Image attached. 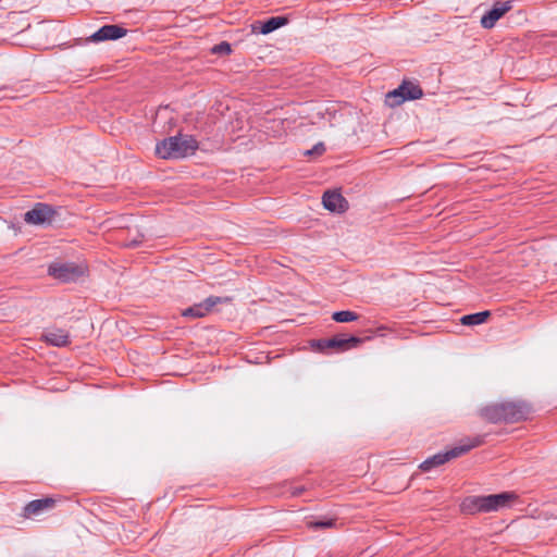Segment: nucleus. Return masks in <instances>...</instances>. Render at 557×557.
<instances>
[{
    "instance_id": "nucleus-11",
    "label": "nucleus",
    "mask_w": 557,
    "mask_h": 557,
    "mask_svg": "<svg viewBox=\"0 0 557 557\" xmlns=\"http://www.w3.org/2000/svg\"><path fill=\"white\" fill-rule=\"evenodd\" d=\"M41 338L51 346L65 347L70 345V334L65 330L51 327L48 329Z\"/></svg>"
},
{
    "instance_id": "nucleus-7",
    "label": "nucleus",
    "mask_w": 557,
    "mask_h": 557,
    "mask_svg": "<svg viewBox=\"0 0 557 557\" xmlns=\"http://www.w3.org/2000/svg\"><path fill=\"white\" fill-rule=\"evenodd\" d=\"M230 300L231 298L228 297L210 296L203 301L183 310L182 315L185 318H203L212 312L216 305L227 302Z\"/></svg>"
},
{
    "instance_id": "nucleus-10",
    "label": "nucleus",
    "mask_w": 557,
    "mask_h": 557,
    "mask_svg": "<svg viewBox=\"0 0 557 557\" xmlns=\"http://www.w3.org/2000/svg\"><path fill=\"white\" fill-rule=\"evenodd\" d=\"M127 30L119 25H104L90 36V40L100 42L104 40H115L125 36Z\"/></svg>"
},
{
    "instance_id": "nucleus-21",
    "label": "nucleus",
    "mask_w": 557,
    "mask_h": 557,
    "mask_svg": "<svg viewBox=\"0 0 557 557\" xmlns=\"http://www.w3.org/2000/svg\"><path fill=\"white\" fill-rule=\"evenodd\" d=\"M325 151V147L323 143H318L313 146L312 149H309L305 152L306 156L317 154L321 156Z\"/></svg>"
},
{
    "instance_id": "nucleus-17",
    "label": "nucleus",
    "mask_w": 557,
    "mask_h": 557,
    "mask_svg": "<svg viewBox=\"0 0 557 557\" xmlns=\"http://www.w3.org/2000/svg\"><path fill=\"white\" fill-rule=\"evenodd\" d=\"M332 319L338 323L352 322L358 319V315L350 310H342L333 313Z\"/></svg>"
},
{
    "instance_id": "nucleus-15",
    "label": "nucleus",
    "mask_w": 557,
    "mask_h": 557,
    "mask_svg": "<svg viewBox=\"0 0 557 557\" xmlns=\"http://www.w3.org/2000/svg\"><path fill=\"white\" fill-rule=\"evenodd\" d=\"M342 116L345 117L344 129L348 133L356 134L358 132V125L360 120L358 111L354 109H348L347 111L342 113Z\"/></svg>"
},
{
    "instance_id": "nucleus-18",
    "label": "nucleus",
    "mask_w": 557,
    "mask_h": 557,
    "mask_svg": "<svg viewBox=\"0 0 557 557\" xmlns=\"http://www.w3.org/2000/svg\"><path fill=\"white\" fill-rule=\"evenodd\" d=\"M320 346L322 348L324 347H335V348H339L342 350H345L347 349L346 347V342H345V338L344 337H333V338H330V339H326V341H323L322 343H320Z\"/></svg>"
},
{
    "instance_id": "nucleus-4",
    "label": "nucleus",
    "mask_w": 557,
    "mask_h": 557,
    "mask_svg": "<svg viewBox=\"0 0 557 557\" xmlns=\"http://www.w3.org/2000/svg\"><path fill=\"white\" fill-rule=\"evenodd\" d=\"M483 443V440L481 436L475 437H468L461 441V443L457 446H455L451 449H448L446 451L437 453L429 458H426L424 461H422L419 465V468L422 471H431L432 469L444 465L445 462L449 461L450 459L457 458L472 448H475L480 446Z\"/></svg>"
},
{
    "instance_id": "nucleus-22",
    "label": "nucleus",
    "mask_w": 557,
    "mask_h": 557,
    "mask_svg": "<svg viewBox=\"0 0 557 557\" xmlns=\"http://www.w3.org/2000/svg\"><path fill=\"white\" fill-rule=\"evenodd\" d=\"M345 342H346V347L351 348V347H356V346L360 345L362 343V339L359 337H356V336H350V337L345 338Z\"/></svg>"
},
{
    "instance_id": "nucleus-23",
    "label": "nucleus",
    "mask_w": 557,
    "mask_h": 557,
    "mask_svg": "<svg viewBox=\"0 0 557 557\" xmlns=\"http://www.w3.org/2000/svg\"><path fill=\"white\" fill-rule=\"evenodd\" d=\"M385 330H387V327H386V326H380V327H377V329H376V334H377L379 336H384V331H385Z\"/></svg>"
},
{
    "instance_id": "nucleus-12",
    "label": "nucleus",
    "mask_w": 557,
    "mask_h": 557,
    "mask_svg": "<svg viewBox=\"0 0 557 557\" xmlns=\"http://www.w3.org/2000/svg\"><path fill=\"white\" fill-rule=\"evenodd\" d=\"M323 206L331 212H344L347 209V201L337 191H326L322 197Z\"/></svg>"
},
{
    "instance_id": "nucleus-3",
    "label": "nucleus",
    "mask_w": 557,
    "mask_h": 557,
    "mask_svg": "<svg viewBox=\"0 0 557 557\" xmlns=\"http://www.w3.org/2000/svg\"><path fill=\"white\" fill-rule=\"evenodd\" d=\"M197 140L190 135H176L165 138L156 145V153L161 159H184L195 154Z\"/></svg>"
},
{
    "instance_id": "nucleus-19",
    "label": "nucleus",
    "mask_w": 557,
    "mask_h": 557,
    "mask_svg": "<svg viewBox=\"0 0 557 557\" xmlns=\"http://www.w3.org/2000/svg\"><path fill=\"white\" fill-rule=\"evenodd\" d=\"M335 522L333 519H327V520H323V521H313V522H308V527L310 529H320V528H332L334 527Z\"/></svg>"
},
{
    "instance_id": "nucleus-16",
    "label": "nucleus",
    "mask_w": 557,
    "mask_h": 557,
    "mask_svg": "<svg viewBox=\"0 0 557 557\" xmlns=\"http://www.w3.org/2000/svg\"><path fill=\"white\" fill-rule=\"evenodd\" d=\"M490 317V311H481L463 315L460 321L463 325H479L484 323Z\"/></svg>"
},
{
    "instance_id": "nucleus-1",
    "label": "nucleus",
    "mask_w": 557,
    "mask_h": 557,
    "mask_svg": "<svg viewBox=\"0 0 557 557\" xmlns=\"http://www.w3.org/2000/svg\"><path fill=\"white\" fill-rule=\"evenodd\" d=\"M532 407L523 400H505L480 409V416L488 422H519L529 418Z\"/></svg>"
},
{
    "instance_id": "nucleus-14",
    "label": "nucleus",
    "mask_w": 557,
    "mask_h": 557,
    "mask_svg": "<svg viewBox=\"0 0 557 557\" xmlns=\"http://www.w3.org/2000/svg\"><path fill=\"white\" fill-rule=\"evenodd\" d=\"M286 22L287 20L282 16L271 17L264 23H261L259 27L252 25V32L267 35L285 25Z\"/></svg>"
},
{
    "instance_id": "nucleus-13",
    "label": "nucleus",
    "mask_w": 557,
    "mask_h": 557,
    "mask_svg": "<svg viewBox=\"0 0 557 557\" xmlns=\"http://www.w3.org/2000/svg\"><path fill=\"white\" fill-rule=\"evenodd\" d=\"M54 504L55 500L51 497L32 500L24 507L23 517L30 518L33 516H37L44 510L52 508Z\"/></svg>"
},
{
    "instance_id": "nucleus-9",
    "label": "nucleus",
    "mask_w": 557,
    "mask_h": 557,
    "mask_svg": "<svg viewBox=\"0 0 557 557\" xmlns=\"http://www.w3.org/2000/svg\"><path fill=\"white\" fill-rule=\"evenodd\" d=\"M511 7V1L496 2L493 8L481 17V25L484 28H492Z\"/></svg>"
},
{
    "instance_id": "nucleus-8",
    "label": "nucleus",
    "mask_w": 557,
    "mask_h": 557,
    "mask_svg": "<svg viewBox=\"0 0 557 557\" xmlns=\"http://www.w3.org/2000/svg\"><path fill=\"white\" fill-rule=\"evenodd\" d=\"M54 211L51 207L37 203L32 210L27 211L24 215L25 222L35 225H45L52 222Z\"/></svg>"
},
{
    "instance_id": "nucleus-20",
    "label": "nucleus",
    "mask_w": 557,
    "mask_h": 557,
    "mask_svg": "<svg viewBox=\"0 0 557 557\" xmlns=\"http://www.w3.org/2000/svg\"><path fill=\"white\" fill-rule=\"evenodd\" d=\"M211 50L213 53H219V54H230L232 51L231 45L225 41H223L219 45H215Z\"/></svg>"
},
{
    "instance_id": "nucleus-24",
    "label": "nucleus",
    "mask_w": 557,
    "mask_h": 557,
    "mask_svg": "<svg viewBox=\"0 0 557 557\" xmlns=\"http://www.w3.org/2000/svg\"><path fill=\"white\" fill-rule=\"evenodd\" d=\"M300 492H301V490H297V491H295V492H294V495H297V494H299Z\"/></svg>"
},
{
    "instance_id": "nucleus-2",
    "label": "nucleus",
    "mask_w": 557,
    "mask_h": 557,
    "mask_svg": "<svg viewBox=\"0 0 557 557\" xmlns=\"http://www.w3.org/2000/svg\"><path fill=\"white\" fill-rule=\"evenodd\" d=\"M517 498L513 492L469 496L460 503V510L467 515L498 511L511 507Z\"/></svg>"
},
{
    "instance_id": "nucleus-5",
    "label": "nucleus",
    "mask_w": 557,
    "mask_h": 557,
    "mask_svg": "<svg viewBox=\"0 0 557 557\" xmlns=\"http://www.w3.org/2000/svg\"><path fill=\"white\" fill-rule=\"evenodd\" d=\"M423 95L421 87L418 84L412 82H403L398 88L386 95V102L391 107H396L401 104L407 100H417L420 99Z\"/></svg>"
},
{
    "instance_id": "nucleus-6",
    "label": "nucleus",
    "mask_w": 557,
    "mask_h": 557,
    "mask_svg": "<svg viewBox=\"0 0 557 557\" xmlns=\"http://www.w3.org/2000/svg\"><path fill=\"white\" fill-rule=\"evenodd\" d=\"M85 265L73 263H54L49 265L48 273L62 282H73L86 273Z\"/></svg>"
}]
</instances>
